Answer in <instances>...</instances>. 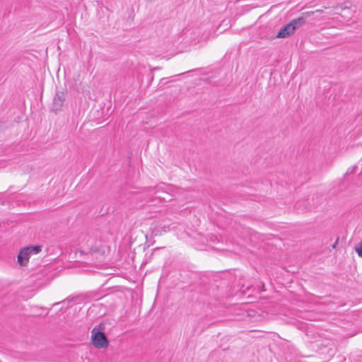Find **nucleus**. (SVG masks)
Returning a JSON list of instances; mask_svg holds the SVG:
<instances>
[{
  "instance_id": "obj_2",
  "label": "nucleus",
  "mask_w": 362,
  "mask_h": 362,
  "mask_svg": "<svg viewBox=\"0 0 362 362\" xmlns=\"http://www.w3.org/2000/svg\"><path fill=\"white\" fill-rule=\"evenodd\" d=\"M91 333L92 344L95 348L103 349L107 347L109 341L104 332L98 331L96 327H94Z\"/></svg>"
},
{
  "instance_id": "obj_1",
  "label": "nucleus",
  "mask_w": 362,
  "mask_h": 362,
  "mask_svg": "<svg viewBox=\"0 0 362 362\" xmlns=\"http://www.w3.org/2000/svg\"><path fill=\"white\" fill-rule=\"evenodd\" d=\"M303 25V18H295L281 28L276 35V37L286 38L294 33V32Z\"/></svg>"
},
{
  "instance_id": "obj_9",
  "label": "nucleus",
  "mask_w": 362,
  "mask_h": 362,
  "mask_svg": "<svg viewBox=\"0 0 362 362\" xmlns=\"http://www.w3.org/2000/svg\"><path fill=\"white\" fill-rule=\"evenodd\" d=\"M315 13H323V10L322 9H317V10L315 11Z\"/></svg>"
},
{
  "instance_id": "obj_7",
  "label": "nucleus",
  "mask_w": 362,
  "mask_h": 362,
  "mask_svg": "<svg viewBox=\"0 0 362 362\" xmlns=\"http://www.w3.org/2000/svg\"><path fill=\"white\" fill-rule=\"evenodd\" d=\"M355 250L358 253V256L362 257V240L358 243L357 246H356Z\"/></svg>"
},
{
  "instance_id": "obj_6",
  "label": "nucleus",
  "mask_w": 362,
  "mask_h": 362,
  "mask_svg": "<svg viewBox=\"0 0 362 362\" xmlns=\"http://www.w3.org/2000/svg\"><path fill=\"white\" fill-rule=\"evenodd\" d=\"M315 13V11H306V12H304L302 13V16L298 17V18H303V25L305 23V21L308 18L312 16L313 15H314Z\"/></svg>"
},
{
  "instance_id": "obj_5",
  "label": "nucleus",
  "mask_w": 362,
  "mask_h": 362,
  "mask_svg": "<svg viewBox=\"0 0 362 362\" xmlns=\"http://www.w3.org/2000/svg\"><path fill=\"white\" fill-rule=\"evenodd\" d=\"M26 248L29 249L30 254H37L42 250V246L40 245L29 246L26 247Z\"/></svg>"
},
{
  "instance_id": "obj_4",
  "label": "nucleus",
  "mask_w": 362,
  "mask_h": 362,
  "mask_svg": "<svg viewBox=\"0 0 362 362\" xmlns=\"http://www.w3.org/2000/svg\"><path fill=\"white\" fill-rule=\"evenodd\" d=\"M65 100V93L63 91L57 92L53 101V107L55 110H59L63 106Z\"/></svg>"
},
{
  "instance_id": "obj_10",
  "label": "nucleus",
  "mask_w": 362,
  "mask_h": 362,
  "mask_svg": "<svg viewBox=\"0 0 362 362\" xmlns=\"http://www.w3.org/2000/svg\"><path fill=\"white\" fill-rule=\"evenodd\" d=\"M339 7V5L337 4V6H334L333 8H337Z\"/></svg>"
},
{
  "instance_id": "obj_3",
  "label": "nucleus",
  "mask_w": 362,
  "mask_h": 362,
  "mask_svg": "<svg viewBox=\"0 0 362 362\" xmlns=\"http://www.w3.org/2000/svg\"><path fill=\"white\" fill-rule=\"evenodd\" d=\"M30 255V252L29 251L28 248L24 247L23 249H22L19 252L17 257L18 263L21 266H26L29 260Z\"/></svg>"
},
{
  "instance_id": "obj_8",
  "label": "nucleus",
  "mask_w": 362,
  "mask_h": 362,
  "mask_svg": "<svg viewBox=\"0 0 362 362\" xmlns=\"http://www.w3.org/2000/svg\"><path fill=\"white\" fill-rule=\"evenodd\" d=\"M354 170H355V167L349 168L346 172V174H350V173H354Z\"/></svg>"
}]
</instances>
